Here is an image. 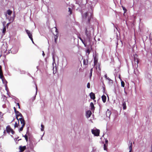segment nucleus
I'll list each match as a JSON object with an SVG mask.
<instances>
[{
  "instance_id": "nucleus-1",
  "label": "nucleus",
  "mask_w": 152,
  "mask_h": 152,
  "mask_svg": "<svg viewBox=\"0 0 152 152\" xmlns=\"http://www.w3.org/2000/svg\"><path fill=\"white\" fill-rule=\"evenodd\" d=\"M92 30V28H86L85 34L86 36L87 41L88 42H91V31Z\"/></svg>"
},
{
  "instance_id": "nucleus-2",
  "label": "nucleus",
  "mask_w": 152,
  "mask_h": 152,
  "mask_svg": "<svg viewBox=\"0 0 152 152\" xmlns=\"http://www.w3.org/2000/svg\"><path fill=\"white\" fill-rule=\"evenodd\" d=\"M6 131L7 132L8 134H10L11 132L12 134H13L15 133L14 131L11 128L10 125L7 126L6 127Z\"/></svg>"
},
{
  "instance_id": "nucleus-3",
  "label": "nucleus",
  "mask_w": 152,
  "mask_h": 152,
  "mask_svg": "<svg viewBox=\"0 0 152 152\" xmlns=\"http://www.w3.org/2000/svg\"><path fill=\"white\" fill-rule=\"evenodd\" d=\"M92 133L95 136H98L99 135L100 130L99 129H92L91 130Z\"/></svg>"
},
{
  "instance_id": "nucleus-4",
  "label": "nucleus",
  "mask_w": 152,
  "mask_h": 152,
  "mask_svg": "<svg viewBox=\"0 0 152 152\" xmlns=\"http://www.w3.org/2000/svg\"><path fill=\"white\" fill-rule=\"evenodd\" d=\"M79 38L82 43L84 44L85 46H86L88 44H90V42H88V41H87V38H86L84 40H83V39L81 37H79Z\"/></svg>"
},
{
  "instance_id": "nucleus-5",
  "label": "nucleus",
  "mask_w": 152,
  "mask_h": 152,
  "mask_svg": "<svg viewBox=\"0 0 152 152\" xmlns=\"http://www.w3.org/2000/svg\"><path fill=\"white\" fill-rule=\"evenodd\" d=\"M26 33L27 34L28 36L29 37V38L30 39L32 42L34 43V42L33 41V39L32 38V36L31 33L28 30L26 29Z\"/></svg>"
},
{
  "instance_id": "nucleus-6",
  "label": "nucleus",
  "mask_w": 152,
  "mask_h": 152,
  "mask_svg": "<svg viewBox=\"0 0 152 152\" xmlns=\"http://www.w3.org/2000/svg\"><path fill=\"white\" fill-rule=\"evenodd\" d=\"M19 120L20 121V122L22 124V125L25 126V121L24 118L23 117H21L20 118L18 119V123H19Z\"/></svg>"
},
{
  "instance_id": "nucleus-7",
  "label": "nucleus",
  "mask_w": 152,
  "mask_h": 152,
  "mask_svg": "<svg viewBox=\"0 0 152 152\" xmlns=\"http://www.w3.org/2000/svg\"><path fill=\"white\" fill-rule=\"evenodd\" d=\"M15 12L13 13V16L12 18L10 17V18H9V20L10 21L9 23H8L7 24V25H8L9 24L11 23V22H12L14 20L15 18Z\"/></svg>"
},
{
  "instance_id": "nucleus-8",
  "label": "nucleus",
  "mask_w": 152,
  "mask_h": 152,
  "mask_svg": "<svg viewBox=\"0 0 152 152\" xmlns=\"http://www.w3.org/2000/svg\"><path fill=\"white\" fill-rule=\"evenodd\" d=\"M139 62V59L134 60V64H133V66L135 68H137L138 66V64Z\"/></svg>"
},
{
  "instance_id": "nucleus-9",
  "label": "nucleus",
  "mask_w": 152,
  "mask_h": 152,
  "mask_svg": "<svg viewBox=\"0 0 152 152\" xmlns=\"http://www.w3.org/2000/svg\"><path fill=\"white\" fill-rule=\"evenodd\" d=\"M17 112L18 113H15L16 114V118L18 120V116H20L21 117H23V116L22 114L18 111Z\"/></svg>"
},
{
  "instance_id": "nucleus-10",
  "label": "nucleus",
  "mask_w": 152,
  "mask_h": 152,
  "mask_svg": "<svg viewBox=\"0 0 152 152\" xmlns=\"http://www.w3.org/2000/svg\"><path fill=\"white\" fill-rule=\"evenodd\" d=\"M26 148V146H20L19 147V149L20 150V152H23Z\"/></svg>"
},
{
  "instance_id": "nucleus-11",
  "label": "nucleus",
  "mask_w": 152,
  "mask_h": 152,
  "mask_svg": "<svg viewBox=\"0 0 152 152\" xmlns=\"http://www.w3.org/2000/svg\"><path fill=\"white\" fill-rule=\"evenodd\" d=\"M90 96L91 98L93 100L94 99L96 98L94 94L92 92L90 93Z\"/></svg>"
},
{
  "instance_id": "nucleus-12",
  "label": "nucleus",
  "mask_w": 152,
  "mask_h": 152,
  "mask_svg": "<svg viewBox=\"0 0 152 152\" xmlns=\"http://www.w3.org/2000/svg\"><path fill=\"white\" fill-rule=\"evenodd\" d=\"M91 112L90 110H88L86 112L87 117L88 118L90 117L91 116Z\"/></svg>"
},
{
  "instance_id": "nucleus-13",
  "label": "nucleus",
  "mask_w": 152,
  "mask_h": 152,
  "mask_svg": "<svg viewBox=\"0 0 152 152\" xmlns=\"http://www.w3.org/2000/svg\"><path fill=\"white\" fill-rule=\"evenodd\" d=\"M104 77L106 79V80H108L109 81V82L111 83H113V80H111L110 78L107 77V75L106 74L104 75Z\"/></svg>"
},
{
  "instance_id": "nucleus-14",
  "label": "nucleus",
  "mask_w": 152,
  "mask_h": 152,
  "mask_svg": "<svg viewBox=\"0 0 152 152\" xmlns=\"http://www.w3.org/2000/svg\"><path fill=\"white\" fill-rule=\"evenodd\" d=\"M2 81L3 83L4 84L5 87L6 88L7 87V82L6 80V79H5V78L4 79H2Z\"/></svg>"
},
{
  "instance_id": "nucleus-15",
  "label": "nucleus",
  "mask_w": 152,
  "mask_h": 152,
  "mask_svg": "<svg viewBox=\"0 0 152 152\" xmlns=\"http://www.w3.org/2000/svg\"><path fill=\"white\" fill-rule=\"evenodd\" d=\"M102 101L104 103H105L106 102V97L105 95H102Z\"/></svg>"
},
{
  "instance_id": "nucleus-16",
  "label": "nucleus",
  "mask_w": 152,
  "mask_h": 152,
  "mask_svg": "<svg viewBox=\"0 0 152 152\" xmlns=\"http://www.w3.org/2000/svg\"><path fill=\"white\" fill-rule=\"evenodd\" d=\"M90 105L91 107V110L92 111H94L95 110V107L93 103L92 102H91Z\"/></svg>"
},
{
  "instance_id": "nucleus-17",
  "label": "nucleus",
  "mask_w": 152,
  "mask_h": 152,
  "mask_svg": "<svg viewBox=\"0 0 152 152\" xmlns=\"http://www.w3.org/2000/svg\"><path fill=\"white\" fill-rule=\"evenodd\" d=\"M111 112L109 110H108L106 112V115L107 117H110L111 115Z\"/></svg>"
},
{
  "instance_id": "nucleus-18",
  "label": "nucleus",
  "mask_w": 152,
  "mask_h": 152,
  "mask_svg": "<svg viewBox=\"0 0 152 152\" xmlns=\"http://www.w3.org/2000/svg\"><path fill=\"white\" fill-rule=\"evenodd\" d=\"M122 106L123 107V109L124 110L126 109V103L124 101V99H123V103L122 104Z\"/></svg>"
},
{
  "instance_id": "nucleus-19",
  "label": "nucleus",
  "mask_w": 152,
  "mask_h": 152,
  "mask_svg": "<svg viewBox=\"0 0 152 152\" xmlns=\"http://www.w3.org/2000/svg\"><path fill=\"white\" fill-rule=\"evenodd\" d=\"M88 63V60L87 59H83V64L84 65H87Z\"/></svg>"
},
{
  "instance_id": "nucleus-20",
  "label": "nucleus",
  "mask_w": 152,
  "mask_h": 152,
  "mask_svg": "<svg viewBox=\"0 0 152 152\" xmlns=\"http://www.w3.org/2000/svg\"><path fill=\"white\" fill-rule=\"evenodd\" d=\"M96 68L97 69H98L99 71H101V68L100 67V65L99 64H98L96 65Z\"/></svg>"
},
{
  "instance_id": "nucleus-21",
  "label": "nucleus",
  "mask_w": 152,
  "mask_h": 152,
  "mask_svg": "<svg viewBox=\"0 0 152 152\" xmlns=\"http://www.w3.org/2000/svg\"><path fill=\"white\" fill-rule=\"evenodd\" d=\"M129 143L130 144V145L129 146V150L132 151V142L131 141H129Z\"/></svg>"
},
{
  "instance_id": "nucleus-22",
  "label": "nucleus",
  "mask_w": 152,
  "mask_h": 152,
  "mask_svg": "<svg viewBox=\"0 0 152 152\" xmlns=\"http://www.w3.org/2000/svg\"><path fill=\"white\" fill-rule=\"evenodd\" d=\"M133 56H134V60H138V59H139L137 58V57H138V56L137 55L135 54H134L133 55Z\"/></svg>"
},
{
  "instance_id": "nucleus-23",
  "label": "nucleus",
  "mask_w": 152,
  "mask_h": 152,
  "mask_svg": "<svg viewBox=\"0 0 152 152\" xmlns=\"http://www.w3.org/2000/svg\"><path fill=\"white\" fill-rule=\"evenodd\" d=\"M7 13L9 15H11L12 13V11L10 10H8L7 11Z\"/></svg>"
},
{
  "instance_id": "nucleus-24",
  "label": "nucleus",
  "mask_w": 152,
  "mask_h": 152,
  "mask_svg": "<svg viewBox=\"0 0 152 152\" xmlns=\"http://www.w3.org/2000/svg\"><path fill=\"white\" fill-rule=\"evenodd\" d=\"M6 31V26L4 25V28H3V31H2V33L4 34L5 33Z\"/></svg>"
},
{
  "instance_id": "nucleus-25",
  "label": "nucleus",
  "mask_w": 152,
  "mask_h": 152,
  "mask_svg": "<svg viewBox=\"0 0 152 152\" xmlns=\"http://www.w3.org/2000/svg\"><path fill=\"white\" fill-rule=\"evenodd\" d=\"M90 50L89 48H87V50L86 51V54H88V55H89L90 53Z\"/></svg>"
},
{
  "instance_id": "nucleus-26",
  "label": "nucleus",
  "mask_w": 152,
  "mask_h": 152,
  "mask_svg": "<svg viewBox=\"0 0 152 152\" xmlns=\"http://www.w3.org/2000/svg\"><path fill=\"white\" fill-rule=\"evenodd\" d=\"M107 145L104 144V150L107 151Z\"/></svg>"
},
{
  "instance_id": "nucleus-27",
  "label": "nucleus",
  "mask_w": 152,
  "mask_h": 152,
  "mask_svg": "<svg viewBox=\"0 0 152 152\" xmlns=\"http://www.w3.org/2000/svg\"><path fill=\"white\" fill-rule=\"evenodd\" d=\"M93 72V68H92L90 71V77L91 78L92 76V73Z\"/></svg>"
},
{
  "instance_id": "nucleus-28",
  "label": "nucleus",
  "mask_w": 152,
  "mask_h": 152,
  "mask_svg": "<svg viewBox=\"0 0 152 152\" xmlns=\"http://www.w3.org/2000/svg\"><path fill=\"white\" fill-rule=\"evenodd\" d=\"M0 78L2 80V79L4 78L3 75V73L0 74Z\"/></svg>"
},
{
  "instance_id": "nucleus-29",
  "label": "nucleus",
  "mask_w": 152,
  "mask_h": 152,
  "mask_svg": "<svg viewBox=\"0 0 152 152\" xmlns=\"http://www.w3.org/2000/svg\"><path fill=\"white\" fill-rule=\"evenodd\" d=\"M88 15V12H86L83 15V17H85V18H86L87 16Z\"/></svg>"
},
{
  "instance_id": "nucleus-30",
  "label": "nucleus",
  "mask_w": 152,
  "mask_h": 152,
  "mask_svg": "<svg viewBox=\"0 0 152 152\" xmlns=\"http://www.w3.org/2000/svg\"><path fill=\"white\" fill-rule=\"evenodd\" d=\"M122 7L123 8V10L124 11V13H125L127 11L126 9L123 6H122Z\"/></svg>"
},
{
  "instance_id": "nucleus-31",
  "label": "nucleus",
  "mask_w": 152,
  "mask_h": 152,
  "mask_svg": "<svg viewBox=\"0 0 152 152\" xmlns=\"http://www.w3.org/2000/svg\"><path fill=\"white\" fill-rule=\"evenodd\" d=\"M24 137L26 141L27 142L28 141V137L27 135L26 134L24 136Z\"/></svg>"
},
{
  "instance_id": "nucleus-32",
  "label": "nucleus",
  "mask_w": 152,
  "mask_h": 152,
  "mask_svg": "<svg viewBox=\"0 0 152 152\" xmlns=\"http://www.w3.org/2000/svg\"><path fill=\"white\" fill-rule=\"evenodd\" d=\"M121 86H122L123 87H124L125 83H124V82L123 81H121Z\"/></svg>"
},
{
  "instance_id": "nucleus-33",
  "label": "nucleus",
  "mask_w": 152,
  "mask_h": 152,
  "mask_svg": "<svg viewBox=\"0 0 152 152\" xmlns=\"http://www.w3.org/2000/svg\"><path fill=\"white\" fill-rule=\"evenodd\" d=\"M41 130L42 131H43L44 130V126L42 124L41 125Z\"/></svg>"
},
{
  "instance_id": "nucleus-34",
  "label": "nucleus",
  "mask_w": 152,
  "mask_h": 152,
  "mask_svg": "<svg viewBox=\"0 0 152 152\" xmlns=\"http://www.w3.org/2000/svg\"><path fill=\"white\" fill-rule=\"evenodd\" d=\"M24 126L22 125L21 127L20 128V129H19L20 131H22L23 130V129Z\"/></svg>"
},
{
  "instance_id": "nucleus-35",
  "label": "nucleus",
  "mask_w": 152,
  "mask_h": 152,
  "mask_svg": "<svg viewBox=\"0 0 152 152\" xmlns=\"http://www.w3.org/2000/svg\"><path fill=\"white\" fill-rule=\"evenodd\" d=\"M2 73H3L2 69V66L1 65H0V74Z\"/></svg>"
},
{
  "instance_id": "nucleus-36",
  "label": "nucleus",
  "mask_w": 152,
  "mask_h": 152,
  "mask_svg": "<svg viewBox=\"0 0 152 152\" xmlns=\"http://www.w3.org/2000/svg\"><path fill=\"white\" fill-rule=\"evenodd\" d=\"M19 123L18 124L17 122H15L14 125V127L15 128L17 127L18 126Z\"/></svg>"
},
{
  "instance_id": "nucleus-37",
  "label": "nucleus",
  "mask_w": 152,
  "mask_h": 152,
  "mask_svg": "<svg viewBox=\"0 0 152 152\" xmlns=\"http://www.w3.org/2000/svg\"><path fill=\"white\" fill-rule=\"evenodd\" d=\"M69 12L70 14H72V10L71 8H69Z\"/></svg>"
},
{
  "instance_id": "nucleus-38",
  "label": "nucleus",
  "mask_w": 152,
  "mask_h": 152,
  "mask_svg": "<svg viewBox=\"0 0 152 152\" xmlns=\"http://www.w3.org/2000/svg\"><path fill=\"white\" fill-rule=\"evenodd\" d=\"M94 64L95 66L96 65H97L98 64H97V60H96L94 59Z\"/></svg>"
},
{
  "instance_id": "nucleus-39",
  "label": "nucleus",
  "mask_w": 152,
  "mask_h": 152,
  "mask_svg": "<svg viewBox=\"0 0 152 152\" xmlns=\"http://www.w3.org/2000/svg\"><path fill=\"white\" fill-rule=\"evenodd\" d=\"M149 38L150 39L152 40V34H150L149 35Z\"/></svg>"
},
{
  "instance_id": "nucleus-40",
  "label": "nucleus",
  "mask_w": 152,
  "mask_h": 152,
  "mask_svg": "<svg viewBox=\"0 0 152 152\" xmlns=\"http://www.w3.org/2000/svg\"><path fill=\"white\" fill-rule=\"evenodd\" d=\"M13 109H14V110L15 112V113H18L17 112V111H18L16 110V108L15 107H14Z\"/></svg>"
},
{
  "instance_id": "nucleus-41",
  "label": "nucleus",
  "mask_w": 152,
  "mask_h": 152,
  "mask_svg": "<svg viewBox=\"0 0 152 152\" xmlns=\"http://www.w3.org/2000/svg\"><path fill=\"white\" fill-rule=\"evenodd\" d=\"M87 87L88 88H90V84L89 83H88L87 84Z\"/></svg>"
},
{
  "instance_id": "nucleus-42",
  "label": "nucleus",
  "mask_w": 152,
  "mask_h": 152,
  "mask_svg": "<svg viewBox=\"0 0 152 152\" xmlns=\"http://www.w3.org/2000/svg\"><path fill=\"white\" fill-rule=\"evenodd\" d=\"M57 37H55V42L56 43H57L56 40L57 39Z\"/></svg>"
},
{
  "instance_id": "nucleus-43",
  "label": "nucleus",
  "mask_w": 152,
  "mask_h": 152,
  "mask_svg": "<svg viewBox=\"0 0 152 152\" xmlns=\"http://www.w3.org/2000/svg\"><path fill=\"white\" fill-rule=\"evenodd\" d=\"M16 103L17 104L18 106V108L19 109H20V104H19V103Z\"/></svg>"
},
{
  "instance_id": "nucleus-44",
  "label": "nucleus",
  "mask_w": 152,
  "mask_h": 152,
  "mask_svg": "<svg viewBox=\"0 0 152 152\" xmlns=\"http://www.w3.org/2000/svg\"><path fill=\"white\" fill-rule=\"evenodd\" d=\"M108 141L107 140H106L105 141V144H106L107 145L108 144Z\"/></svg>"
},
{
  "instance_id": "nucleus-45",
  "label": "nucleus",
  "mask_w": 152,
  "mask_h": 152,
  "mask_svg": "<svg viewBox=\"0 0 152 152\" xmlns=\"http://www.w3.org/2000/svg\"><path fill=\"white\" fill-rule=\"evenodd\" d=\"M90 18H88V21L89 23L90 22Z\"/></svg>"
},
{
  "instance_id": "nucleus-46",
  "label": "nucleus",
  "mask_w": 152,
  "mask_h": 152,
  "mask_svg": "<svg viewBox=\"0 0 152 152\" xmlns=\"http://www.w3.org/2000/svg\"><path fill=\"white\" fill-rule=\"evenodd\" d=\"M43 53H42V55L44 56L45 55V54L44 53V52L43 51H42Z\"/></svg>"
},
{
  "instance_id": "nucleus-47",
  "label": "nucleus",
  "mask_w": 152,
  "mask_h": 152,
  "mask_svg": "<svg viewBox=\"0 0 152 152\" xmlns=\"http://www.w3.org/2000/svg\"><path fill=\"white\" fill-rule=\"evenodd\" d=\"M6 130H4V134H5V133H6Z\"/></svg>"
},
{
  "instance_id": "nucleus-48",
  "label": "nucleus",
  "mask_w": 152,
  "mask_h": 152,
  "mask_svg": "<svg viewBox=\"0 0 152 152\" xmlns=\"http://www.w3.org/2000/svg\"><path fill=\"white\" fill-rule=\"evenodd\" d=\"M28 133V130L27 131L26 134H27Z\"/></svg>"
},
{
  "instance_id": "nucleus-49",
  "label": "nucleus",
  "mask_w": 152,
  "mask_h": 152,
  "mask_svg": "<svg viewBox=\"0 0 152 152\" xmlns=\"http://www.w3.org/2000/svg\"><path fill=\"white\" fill-rule=\"evenodd\" d=\"M55 28H56V31L57 29V28L56 27H55Z\"/></svg>"
},
{
  "instance_id": "nucleus-50",
  "label": "nucleus",
  "mask_w": 152,
  "mask_h": 152,
  "mask_svg": "<svg viewBox=\"0 0 152 152\" xmlns=\"http://www.w3.org/2000/svg\"><path fill=\"white\" fill-rule=\"evenodd\" d=\"M86 0V2L87 3L88 1H87V0Z\"/></svg>"
},
{
  "instance_id": "nucleus-51",
  "label": "nucleus",
  "mask_w": 152,
  "mask_h": 152,
  "mask_svg": "<svg viewBox=\"0 0 152 152\" xmlns=\"http://www.w3.org/2000/svg\"><path fill=\"white\" fill-rule=\"evenodd\" d=\"M36 89H37V86H36Z\"/></svg>"
},
{
  "instance_id": "nucleus-52",
  "label": "nucleus",
  "mask_w": 152,
  "mask_h": 152,
  "mask_svg": "<svg viewBox=\"0 0 152 152\" xmlns=\"http://www.w3.org/2000/svg\"><path fill=\"white\" fill-rule=\"evenodd\" d=\"M131 151H131L129 150V152H131Z\"/></svg>"
},
{
  "instance_id": "nucleus-53",
  "label": "nucleus",
  "mask_w": 152,
  "mask_h": 152,
  "mask_svg": "<svg viewBox=\"0 0 152 152\" xmlns=\"http://www.w3.org/2000/svg\"><path fill=\"white\" fill-rule=\"evenodd\" d=\"M53 60H54V57H53Z\"/></svg>"
}]
</instances>
